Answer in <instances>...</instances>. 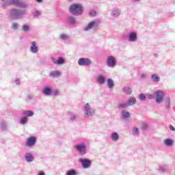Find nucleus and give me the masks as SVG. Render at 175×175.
Instances as JSON below:
<instances>
[{
    "label": "nucleus",
    "instance_id": "obj_1",
    "mask_svg": "<svg viewBox=\"0 0 175 175\" xmlns=\"http://www.w3.org/2000/svg\"><path fill=\"white\" fill-rule=\"evenodd\" d=\"M83 5L80 3H74L69 8V12L73 16H81L83 12Z\"/></svg>",
    "mask_w": 175,
    "mask_h": 175
},
{
    "label": "nucleus",
    "instance_id": "obj_2",
    "mask_svg": "<svg viewBox=\"0 0 175 175\" xmlns=\"http://www.w3.org/2000/svg\"><path fill=\"white\" fill-rule=\"evenodd\" d=\"M27 13L25 10H20L12 8L10 10V16L13 20H17V18H21L22 16H24Z\"/></svg>",
    "mask_w": 175,
    "mask_h": 175
},
{
    "label": "nucleus",
    "instance_id": "obj_3",
    "mask_svg": "<svg viewBox=\"0 0 175 175\" xmlns=\"http://www.w3.org/2000/svg\"><path fill=\"white\" fill-rule=\"evenodd\" d=\"M83 110L85 113L84 117L85 118L95 116V109L91 107V105L88 103L83 105Z\"/></svg>",
    "mask_w": 175,
    "mask_h": 175
},
{
    "label": "nucleus",
    "instance_id": "obj_4",
    "mask_svg": "<svg viewBox=\"0 0 175 175\" xmlns=\"http://www.w3.org/2000/svg\"><path fill=\"white\" fill-rule=\"evenodd\" d=\"M75 149L79 152V155H85L87 154V144L85 142L77 144L75 146Z\"/></svg>",
    "mask_w": 175,
    "mask_h": 175
},
{
    "label": "nucleus",
    "instance_id": "obj_5",
    "mask_svg": "<svg viewBox=\"0 0 175 175\" xmlns=\"http://www.w3.org/2000/svg\"><path fill=\"white\" fill-rule=\"evenodd\" d=\"M99 25H100V21L98 19L93 20L83 28V31H91V29H94V28H98Z\"/></svg>",
    "mask_w": 175,
    "mask_h": 175
},
{
    "label": "nucleus",
    "instance_id": "obj_6",
    "mask_svg": "<svg viewBox=\"0 0 175 175\" xmlns=\"http://www.w3.org/2000/svg\"><path fill=\"white\" fill-rule=\"evenodd\" d=\"M154 99L157 105H161L163 103V99H165V93L159 90L154 92Z\"/></svg>",
    "mask_w": 175,
    "mask_h": 175
},
{
    "label": "nucleus",
    "instance_id": "obj_7",
    "mask_svg": "<svg viewBox=\"0 0 175 175\" xmlns=\"http://www.w3.org/2000/svg\"><path fill=\"white\" fill-rule=\"evenodd\" d=\"M106 65L108 68H116L117 66V59L113 55L107 56Z\"/></svg>",
    "mask_w": 175,
    "mask_h": 175
},
{
    "label": "nucleus",
    "instance_id": "obj_8",
    "mask_svg": "<svg viewBox=\"0 0 175 175\" xmlns=\"http://www.w3.org/2000/svg\"><path fill=\"white\" fill-rule=\"evenodd\" d=\"M78 162L81 163L83 169H88V167H91V160L87 158H79Z\"/></svg>",
    "mask_w": 175,
    "mask_h": 175
},
{
    "label": "nucleus",
    "instance_id": "obj_9",
    "mask_svg": "<svg viewBox=\"0 0 175 175\" xmlns=\"http://www.w3.org/2000/svg\"><path fill=\"white\" fill-rule=\"evenodd\" d=\"M91 64H92V62L89 58L81 57L78 60V65L79 66H90Z\"/></svg>",
    "mask_w": 175,
    "mask_h": 175
},
{
    "label": "nucleus",
    "instance_id": "obj_10",
    "mask_svg": "<svg viewBox=\"0 0 175 175\" xmlns=\"http://www.w3.org/2000/svg\"><path fill=\"white\" fill-rule=\"evenodd\" d=\"M29 51L30 53H32V54H36L37 53H38L39 47H38V43H36V42H31L29 48Z\"/></svg>",
    "mask_w": 175,
    "mask_h": 175
},
{
    "label": "nucleus",
    "instance_id": "obj_11",
    "mask_svg": "<svg viewBox=\"0 0 175 175\" xmlns=\"http://www.w3.org/2000/svg\"><path fill=\"white\" fill-rule=\"evenodd\" d=\"M36 144V137H30L27 139L26 142L27 147H33Z\"/></svg>",
    "mask_w": 175,
    "mask_h": 175
},
{
    "label": "nucleus",
    "instance_id": "obj_12",
    "mask_svg": "<svg viewBox=\"0 0 175 175\" xmlns=\"http://www.w3.org/2000/svg\"><path fill=\"white\" fill-rule=\"evenodd\" d=\"M129 42H137V33L131 31L128 35Z\"/></svg>",
    "mask_w": 175,
    "mask_h": 175
},
{
    "label": "nucleus",
    "instance_id": "obj_13",
    "mask_svg": "<svg viewBox=\"0 0 175 175\" xmlns=\"http://www.w3.org/2000/svg\"><path fill=\"white\" fill-rule=\"evenodd\" d=\"M52 92L53 89H51L50 86H45L42 89V94H44V95H46V96H51Z\"/></svg>",
    "mask_w": 175,
    "mask_h": 175
},
{
    "label": "nucleus",
    "instance_id": "obj_14",
    "mask_svg": "<svg viewBox=\"0 0 175 175\" xmlns=\"http://www.w3.org/2000/svg\"><path fill=\"white\" fill-rule=\"evenodd\" d=\"M120 14H121V10L117 8H113L111 13V16L112 17H115L116 18H117V17H120Z\"/></svg>",
    "mask_w": 175,
    "mask_h": 175
},
{
    "label": "nucleus",
    "instance_id": "obj_15",
    "mask_svg": "<svg viewBox=\"0 0 175 175\" xmlns=\"http://www.w3.org/2000/svg\"><path fill=\"white\" fill-rule=\"evenodd\" d=\"M96 81L98 84H105L106 83V77L103 75H99L96 78Z\"/></svg>",
    "mask_w": 175,
    "mask_h": 175
},
{
    "label": "nucleus",
    "instance_id": "obj_16",
    "mask_svg": "<svg viewBox=\"0 0 175 175\" xmlns=\"http://www.w3.org/2000/svg\"><path fill=\"white\" fill-rule=\"evenodd\" d=\"M25 159L27 162H33V159H35V157H33V154L31 152H27L25 154Z\"/></svg>",
    "mask_w": 175,
    "mask_h": 175
},
{
    "label": "nucleus",
    "instance_id": "obj_17",
    "mask_svg": "<svg viewBox=\"0 0 175 175\" xmlns=\"http://www.w3.org/2000/svg\"><path fill=\"white\" fill-rule=\"evenodd\" d=\"M122 92L125 95H132V88L129 86H125L122 89Z\"/></svg>",
    "mask_w": 175,
    "mask_h": 175
},
{
    "label": "nucleus",
    "instance_id": "obj_18",
    "mask_svg": "<svg viewBox=\"0 0 175 175\" xmlns=\"http://www.w3.org/2000/svg\"><path fill=\"white\" fill-rule=\"evenodd\" d=\"M137 101H136V98L135 97H130L128 100H127V105L129 106H133V105H136Z\"/></svg>",
    "mask_w": 175,
    "mask_h": 175
},
{
    "label": "nucleus",
    "instance_id": "obj_19",
    "mask_svg": "<svg viewBox=\"0 0 175 175\" xmlns=\"http://www.w3.org/2000/svg\"><path fill=\"white\" fill-rule=\"evenodd\" d=\"M67 21L70 25H75L76 24V18L73 16H69L67 17Z\"/></svg>",
    "mask_w": 175,
    "mask_h": 175
},
{
    "label": "nucleus",
    "instance_id": "obj_20",
    "mask_svg": "<svg viewBox=\"0 0 175 175\" xmlns=\"http://www.w3.org/2000/svg\"><path fill=\"white\" fill-rule=\"evenodd\" d=\"M111 139L113 142H118L120 140V135L118 133L113 132L111 134Z\"/></svg>",
    "mask_w": 175,
    "mask_h": 175
},
{
    "label": "nucleus",
    "instance_id": "obj_21",
    "mask_svg": "<svg viewBox=\"0 0 175 175\" xmlns=\"http://www.w3.org/2000/svg\"><path fill=\"white\" fill-rule=\"evenodd\" d=\"M0 129L3 132H5V131H8V123L5 121L0 122Z\"/></svg>",
    "mask_w": 175,
    "mask_h": 175
},
{
    "label": "nucleus",
    "instance_id": "obj_22",
    "mask_svg": "<svg viewBox=\"0 0 175 175\" xmlns=\"http://www.w3.org/2000/svg\"><path fill=\"white\" fill-rule=\"evenodd\" d=\"M165 108L167 109V110H170V107L172 106V100H170V98L167 97L165 98Z\"/></svg>",
    "mask_w": 175,
    "mask_h": 175
},
{
    "label": "nucleus",
    "instance_id": "obj_23",
    "mask_svg": "<svg viewBox=\"0 0 175 175\" xmlns=\"http://www.w3.org/2000/svg\"><path fill=\"white\" fill-rule=\"evenodd\" d=\"M19 124L21 125H27L28 124V118L27 116H23L20 118Z\"/></svg>",
    "mask_w": 175,
    "mask_h": 175
},
{
    "label": "nucleus",
    "instance_id": "obj_24",
    "mask_svg": "<svg viewBox=\"0 0 175 175\" xmlns=\"http://www.w3.org/2000/svg\"><path fill=\"white\" fill-rule=\"evenodd\" d=\"M49 76L50 77H59L61 76V72L59 70L51 71Z\"/></svg>",
    "mask_w": 175,
    "mask_h": 175
},
{
    "label": "nucleus",
    "instance_id": "obj_25",
    "mask_svg": "<svg viewBox=\"0 0 175 175\" xmlns=\"http://www.w3.org/2000/svg\"><path fill=\"white\" fill-rule=\"evenodd\" d=\"M34 114V112L33 111H30V110H26V111H23V115L24 116V117H32Z\"/></svg>",
    "mask_w": 175,
    "mask_h": 175
},
{
    "label": "nucleus",
    "instance_id": "obj_26",
    "mask_svg": "<svg viewBox=\"0 0 175 175\" xmlns=\"http://www.w3.org/2000/svg\"><path fill=\"white\" fill-rule=\"evenodd\" d=\"M20 0H10L8 2H7V5H14L15 6L20 5Z\"/></svg>",
    "mask_w": 175,
    "mask_h": 175
},
{
    "label": "nucleus",
    "instance_id": "obj_27",
    "mask_svg": "<svg viewBox=\"0 0 175 175\" xmlns=\"http://www.w3.org/2000/svg\"><path fill=\"white\" fill-rule=\"evenodd\" d=\"M168 169H169V166L161 165V166L159 167L157 170H159V172H161V173H165V172H167Z\"/></svg>",
    "mask_w": 175,
    "mask_h": 175
},
{
    "label": "nucleus",
    "instance_id": "obj_28",
    "mask_svg": "<svg viewBox=\"0 0 175 175\" xmlns=\"http://www.w3.org/2000/svg\"><path fill=\"white\" fill-rule=\"evenodd\" d=\"M121 116L122 118H129L131 117V113L126 110H124L121 111Z\"/></svg>",
    "mask_w": 175,
    "mask_h": 175
},
{
    "label": "nucleus",
    "instance_id": "obj_29",
    "mask_svg": "<svg viewBox=\"0 0 175 175\" xmlns=\"http://www.w3.org/2000/svg\"><path fill=\"white\" fill-rule=\"evenodd\" d=\"M164 144L167 147H172L173 146V139H166L164 140Z\"/></svg>",
    "mask_w": 175,
    "mask_h": 175
},
{
    "label": "nucleus",
    "instance_id": "obj_30",
    "mask_svg": "<svg viewBox=\"0 0 175 175\" xmlns=\"http://www.w3.org/2000/svg\"><path fill=\"white\" fill-rule=\"evenodd\" d=\"M129 107L126 103L118 104V108L119 110H124V109H126Z\"/></svg>",
    "mask_w": 175,
    "mask_h": 175
},
{
    "label": "nucleus",
    "instance_id": "obj_31",
    "mask_svg": "<svg viewBox=\"0 0 175 175\" xmlns=\"http://www.w3.org/2000/svg\"><path fill=\"white\" fill-rule=\"evenodd\" d=\"M22 31H23V32H29V31H31V27L29 25L24 24L22 26Z\"/></svg>",
    "mask_w": 175,
    "mask_h": 175
},
{
    "label": "nucleus",
    "instance_id": "obj_32",
    "mask_svg": "<svg viewBox=\"0 0 175 175\" xmlns=\"http://www.w3.org/2000/svg\"><path fill=\"white\" fill-rule=\"evenodd\" d=\"M151 79H152V81L154 82V83H158V81H159V80H161V78L159 77V76L155 75V74H153L152 76H151Z\"/></svg>",
    "mask_w": 175,
    "mask_h": 175
},
{
    "label": "nucleus",
    "instance_id": "obj_33",
    "mask_svg": "<svg viewBox=\"0 0 175 175\" xmlns=\"http://www.w3.org/2000/svg\"><path fill=\"white\" fill-rule=\"evenodd\" d=\"M107 85H108V88L110 89L114 88V81H113V79H107Z\"/></svg>",
    "mask_w": 175,
    "mask_h": 175
},
{
    "label": "nucleus",
    "instance_id": "obj_34",
    "mask_svg": "<svg viewBox=\"0 0 175 175\" xmlns=\"http://www.w3.org/2000/svg\"><path fill=\"white\" fill-rule=\"evenodd\" d=\"M65 64V59L62 57H59L57 61V65H64Z\"/></svg>",
    "mask_w": 175,
    "mask_h": 175
},
{
    "label": "nucleus",
    "instance_id": "obj_35",
    "mask_svg": "<svg viewBox=\"0 0 175 175\" xmlns=\"http://www.w3.org/2000/svg\"><path fill=\"white\" fill-rule=\"evenodd\" d=\"M59 38L62 40H69V39H70V37L69 36H68L67 34H65V33L61 34Z\"/></svg>",
    "mask_w": 175,
    "mask_h": 175
},
{
    "label": "nucleus",
    "instance_id": "obj_36",
    "mask_svg": "<svg viewBox=\"0 0 175 175\" xmlns=\"http://www.w3.org/2000/svg\"><path fill=\"white\" fill-rule=\"evenodd\" d=\"M79 173L75 170H70L67 171L66 175H78Z\"/></svg>",
    "mask_w": 175,
    "mask_h": 175
},
{
    "label": "nucleus",
    "instance_id": "obj_37",
    "mask_svg": "<svg viewBox=\"0 0 175 175\" xmlns=\"http://www.w3.org/2000/svg\"><path fill=\"white\" fill-rule=\"evenodd\" d=\"M58 95H59V90L58 89L52 90L51 96H58Z\"/></svg>",
    "mask_w": 175,
    "mask_h": 175
},
{
    "label": "nucleus",
    "instance_id": "obj_38",
    "mask_svg": "<svg viewBox=\"0 0 175 175\" xmlns=\"http://www.w3.org/2000/svg\"><path fill=\"white\" fill-rule=\"evenodd\" d=\"M70 120H71L72 121H75V120H77V115H76L73 113H70Z\"/></svg>",
    "mask_w": 175,
    "mask_h": 175
},
{
    "label": "nucleus",
    "instance_id": "obj_39",
    "mask_svg": "<svg viewBox=\"0 0 175 175\" xmlns=\"http://www.w3.org/2000/svg\"><path fill=\"white\" fill-rule=\"evenodd\" d=\"M133 135H137V136L140 135V132L139 131V129H137V127H133Z\"/></svg>",
    "mask_w": 175,
    "mask_h": 175
},
{
    "label": "nucleus",
    "instance_id": "obj_40",
    "mask_svg": "<svg viewBox=\"0 0 175 175\" xmlns=\"http://www.w3.org/2000/svg\"><path fill=\"white\" fill-rule=\"evenodd\" d=\"M12 28L14 29V31H17V29H18V23H13Z\"/></svg>",
    "mask_w": 175,
    "mask_h": 175
},
{
    "label": "nucleus",
    "instance_id": "obj_41",
    "mask_svg": "<svg viewBox=\"0 0 175 175\" xmlns=\"http://www.w3.org/2000/svg\"><path fill=\"white\" fill-rule=\"evenodd\" d=\"M18 8H28V4L21 1L19 3Z\"/></svg>",
    "mask_w": 175,
    "mask_h": 175
},
{
    "label": "nucleus",
    "instance_id": "obj_42",
    "mask_svg": "<svg viewBox=\"0 0 175 175\" xmlns=\"http://www.w3.org/2000/svg\"><path fill=\"white\" fill-rule=\"evenodd\" d=\"M33 16H34V17H39V16H42V13H40V11L36 10L33 12Z\"/></svg>",
    "mask_w": 175,
    "mask_h": 175
},
{
    "label": "nucleus",
    "instance_id": "obj_43",
    "mask_svg": "<svg viewBox=\"0 0 175 175\" xmlns=\"http://www.w3.org/2000/svg\"><path fill=\"white\" fill-rule=\"evenodd\" d=\"M146 95H144V94H141L139 95V99H140L142 101H144L146 100Z\"/></svg>",
    "mask_w": 175,
    "mask_h": 175
},
{
    "label": "nucleus",
    "instance_id": "obj_44",
    "mask_svg": "<svg viewBox=\"0 0 175 175\" xmlns=\"http://www.w3.org/2000/svg\"><path fill=\"white\" fill-rule=\"evenodd\" d=\"M146 96L148 99H155L154 93L153 94H146Z\"/></svg>",
    "mask_w": 175,
    "mask_h": 175
},
{
    "label": "nucleus",
    "instance_id": "obj_45",
    "mask_svg": "<svg viewBox=\"0 0 175 175\" xmlns=\"http://www.w3.org/2000/svg\"><path fill=\"white\" fill-rule=\"evenodd\" d=\"M89 15L90 16V17H94L96 15V12L92 10L90 12Z\"/></svg>",
    "mask_w": 175,
    "mask_h": 175
},
{
    "label": "nucleus",
    "instance_id": "obj_46",
    "mask_svg": "<svg viewBox=\"0 0 175 175\" xmlns=\"http://www.w3.org/2000/svg\"><path fill=\"white\" fill-rule=\"evenodd\" d=\"M147 128H148V126L146 124H142V131H146V129H147Z\"/></svg>",
    "mask_w": 175,
    "mask_h": 175
},
{
    "label": "nucleus",
    "instance_id": "obj_47",
    "mask_svg": "<svg viewBox=\"0 0 175 175\" xmlns=\"http://www.w3.org/2000/svg\"><path fill=\"white\" fill-rule=\"evenodd\" d=\"M14 83H15L16 84L18 85V84H20V83H21V81H20V79L16 78V79H15V80H14Z\"/></svg>",
    "mask_w": 175,
    "mask_h": 175
},
{
    "label": "nucleus",
    "instance_id": "obj_48",
    "mask_svg": "<svg viewBox=\"0 0 175 175\" xmlns=\"http://www.w3.org/2000/svg\"><path fill=\"white\" fill-rule=\"evenodd\" d=\"M51 61L52 62H53V64H55L57 65V59L55 57H51Z\"/></svg>",
    "mask_w": 175,
    "mask_h": 175
},
{
    "label": "nucleus",
    "instance_id": "obj_49",
    "mask_svg": "<svg viewBox=\"0 0 175 175\" xmlns=\"http://www.w3.org/2000/svg\"><path fill=\"white\" fill-rule=\"evenodd\" d=\"M170 131H173L174 132H175V129L172 124L170 125Z\"/></svg>",
    "mask_w": 175,
    "mask_h": 175
},
{
    "label": "nucleus",
    "instance_id": "obj_50",
    "mask_svg": "<svg viewBox=\"0 0 175 175\" xmlns=\"http://www.w3.org/2000/svg\"><path fill=\"white\" fill-rule=\"evenodd\" d=\"M38 175H46V173L43 171H39Z\"/></svg>",
    "mask_w": 175,
    "mask_h": 175
},
{
    "label": "nucleus",
    "instance_id": "obj_51",
    "mask_svg": "<svg viewBox=\"0 0 175 175\" xmlns=\"http://www.w3.org/2000/svg\"><path fill=\"white\" fill-rule=\"evenodd\" d=\"M146 77H147V75H146V74H142L141 75L142 79H146Z\"/></svg>",
    "mask_w": 175,
    "mask_h": 175
},
{
    "label": "nucleus",
    "instance_id": "obj_52",
    "mask_svg": "<svg viewBox=\"0 0 175 175\" xmlns=\"http://www.w3.org/2000/svg\"><path fill=\"white\" fill-rule=\"evenodd\" d=\"M36 2H38V3H42V2H43V0H36Z\"/></svg>",
    "mask_w": 175,
    "mask_h": 175
},
{
    "label": "nucleus",
    "instance_id": "obj_53",
    "mask_svg": "<svg viewBox=\"0 0 175 175\" xmlns=\"http://www.w3.org/2000/svg\"><path fill=\"white\" fill-rule=\"evenodd\" d=\"M134 2H140L141 0H133Z\"/></svg>",
    "mask_w": 175,
    "mask_h": 175
},
{
    "label": "nucleus",
    "instance_id": "obj_54",
    "mask_svg": "<svg viewBox=\"0 0 175 175\" xmlns=\"http://www.w3.org/2000/svg\"><path fill=\"white\" fill-rule=\"evenodd\" d=\"M1 1H3V2H5V1H8V0H1Z\"/></svg>",
    "mask_w": 175,
    "mask_h": 175
},
{
    "label": "nucleus",
    "instance_id": "obj_55",
    "mask_svg": "<svg viewBox=\"0 0 175 175\" xmlns=\"http://www.w3.org/2000/svg\"><path fill=\"white\" fill-rule=\"evenodd\" d=\"M70 1H72V0H69Z\"/></svg>",
    "mask_w": 175,
    "mask_h": 175
}]
</instances>
